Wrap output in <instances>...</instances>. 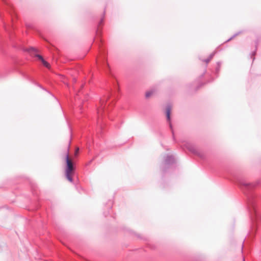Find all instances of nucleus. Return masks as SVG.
<instances>
[{
	"label": "nucleus",
	"instance_id": "nucleus-13",
	"mask_svg": "<svg viewBox=\"0 0 261 261\" xmlns=\"http://www.w3.org/2000/svg\"><path fill=\"white\" fill-rule=\"evenodd\" d=\"M215 54V52H214V53H212V54H211L210 55V56H209V57H208V58L209 59H210V60H211V59L213 58V57H214V56Z\"/></svg>",
	"mask_w": 261,
	"mask_h": 261
},
{
	"label": "nucleus",
	"instance_id": "nucleus-8",
	"mask_svg": "<svg viewBox=\"0 0 261 261\" xmlns=\"http://www.w3.org/2000/svg\"><path fill=\"white\" fill-rule=\"evenodd\" d=\"M154 89H151L150 90L147 91L145 93L146 98H149L151 95H152L154 93Z\"/></svg>",
	"mask_w": 261,
	"mask_h": 261
},
{
	"label": "nucleus",
	"instance_id": "nucleus-12",
	"mask_svg": "<svg viewBox=\"0 0 261 261\" xmlns=\"http://www.w3.org/2000/svg\"><path fill=\"white\" fill-rule=\"evenodd\" d=\"M217 65H218V66L216 68V70L217 72H218L219 71V69H220V62H218L217 63Z\"/></svg>",
	"mask_w": 261,
	"mask_h": 261
},
{
	"label": "nucleus",
	"instance_id": "nucleus-5",
	"mask_svg": "<svg viewBox=\"0 0 261 261\" xmlns=\"http://www.w3.org/2000/svg\"><path fill=\"white\" fill-rule=\"evenodd\" d=\"M171 111V106L170 105H168L166 107V117H167V121L169 123V127L171 130V132H172V133L173 135V137L174 138L173 130L172 124L171 123V118H170Z\"/></svg>",
	"mask_w": 261,
	"mask_h": 261
},
{
	"label": "nucleus",
	"instance_id": "nucleus-6",
	"mask_svg": "<svg viewBox=\"0 0 261 261\" xmlns=\"http://www.w3.org/2000/svg\"><path fill=\"white\" fill-rule=\"evenodd\" d=\"M109 96H108L107 97H104L100 99V107L97 109V113L98 115V118H99L100 116L102 115V113L103 111V109L105 107V102L108 99Z\"/></svg>",
	"mask_w": 261,
	"mask_h": 261
},
{
	"label": "nucleus",
	"instance_id": "nucleus-18",
	"mask_svg": "<svg viewBox=\"0 0 261 261\" xmlns=\"http://www.w3.org/2000/svg\"><path fill=\"white\" fill-rule=\"evenodd\" d=\"M79 148H77V150H76V152H78V151H79Z\"/></svg>",
	"mask_w": 261,
	"mask_h": 261
},
{
	"label": "nucleus",
	"instance_id": "nucleus-7",
	"mask_svg": "<svg viewBox=\"0 0 261 261\" xmlns=\"http://www.w3.org/2000/svg\"><path fill=\"white\" fill-rule=\"evenodd\" d=\"M166 165L172 164L174 162V159L172 155H168L164 161Z\"/></svg>",
	"mask_w": 261,
	"mask_h": 261
},
{
	"label": "nucleus",
	"instance_id": "nucleus-4",
	"mask_svg": "<svg viewBox=\"0 0 261 261\" xmlns=\"http://www.w3.org/2000/svg\"><path fill=\"white\" fill-rule=\"evenodd\" d=\"M237 182L244 191L246 190H251L255 186L254 184L248 183L244 179H238Z\"/></svg>",
	"mask_w": 261,
	"mask_h": 261
},
{
	"label": "nucleus",
	"instance_id": "nucleus-3",
	"mask_svg": "<svg viewBox=\"0 0 261 261\" xmlns=\"http://www.w3.org/2000/svg\"><path fill=\"white\" fill-rule=\"evenodd\" d=\"M181 147L184 149H187L191 152L193 154L197 155L202 158L203 157V154L199 151L196 147L192 143L188 142H184L181 144Z\"/></svg>",
	"mask_w": 261,
	"mask_h": 261
},
{
	"label": "nucleus",
	"instance_id": "nucleus-17",
	"mask_svg": "<svg viewBox=\"0 0 261 261\" xmlns=\"http://www.w3.org/2000/svg\"><path fill=\"white\" fill-rule=\"evenodd\" d=\"M102 21H103V19H102L101 20V21H100V23H99V25L100 24V23H102Z\"/></svg>",
	"mask_w": 261,
	"mask_h": 261
},
{
	"label": "nucleus",
	"instance_id": "nucleus-1",
	"mask_svg": "<svg viewBox=\"0 0 261 261\" xmlns=\"http://www.w3.org/2000/svg\"><path fill=\"white\" fill-rule=\"evenodd\" d=\"M248 208L253 222L261 221V208L259 207L254 196L248 197Z\"/></svg>",
	"mask_w": 261,
	"mask_h": 261
},
{
	"label": "nucleus",
	"instance_id": "nucleus-11",
	"mask_svg": "<svg viewBox=\"0 0 261 261\" xmlns=\"http://www.w3.org/2000/svg\"><path fill=\"white\" fill-rule=\"evenodd\" d=\"M36 57H37L39 60H40L41 61V62L44 60V59L43 58V57L41 56V55H35Z\"/></svg>",
	"mask_w": 261,
	"mask_h": 261
},
{
	"label": "nucleus",
	"instance_id": "nucleus-9",
	"mask_svg": "<svg viewBox=\"0 0 261 261\" xmlns=\"http://www.w3.org/2000/svg\"><path fill=\"white\" fill-rule=\"evenodd\" d=\"M42 63L46 67L49 68V64L46 61L44 60L42 61Z\"/></svg>",
	"mask_w": 261,
	"mask_h": 261
},
{
	"label": "nucleus",
	"instance_id": "nucleus-2",
	"mask_svg": "<svg viewBox=\"0 0 261 261\" xmlns=\"http://www.w3.org/2000/svg\"><path fill=\"white\" fill-rule=\"evenodd\" d=\"M66 168L65 170V176L71 182H73L71 175L74 173V167L73 162L69 159L68 153L66 154Z\"/></svg>",
	"mask_w": 261,
	"mask_h": 261
},
{
	"label": "nucleus",
	"instance_id": "nucleus-16",
	"mask_svg": "<svg viewBox=\"0 0 261 261\" xmlns=\"http://www.w3.org/2000/svg\"><path fill=\"white\" fill-rule=\"evenodd\" d=\"M236 35H234L232 37H231V38H230V39H229L228 40V41L230 40H231L233 37H234V36H236Z\"/></svg>",
	"mask_w": 261,
	"mask_h": 261
},
{
	"label": "nucleus",
	"instance_id": "nucleus-15",
	"mask_svg": "<svg viewBox=\"0 0 261 261\" xmlns=\"http://www.w3.org/2000/svg\"><path fill=\"white\" fill-rule=\"evenodd\" d=\"M210 59H209L208 58L205 59L204 60V61L206 63H208L210 61Z\"/></svg>",
	"mask_w": 261,
	"mask_h": 261
},
{
	"label": "nucleus",
	"instance_id": "nucleus-14",
	"mask_svg": "<svg viewBox=\"0 0 261 261\" xmlns=\"http://www.w3.org/2000/svg\"><path fill=\"white\" fill-rule=\"evenodd\" d=\"M215 54V52H214V53H212V54H211L210 55V56H209V57H208V58L209 59H210V60H211V59L213 58V57H214V56Z\"/></svg>",
	"mask_w": 261,
	"mask_h": 261
},
{
	"label": "nucleus",
	"instance_id": "nucleus-10",
	"mask_svg": "<svg viewBox=\"0 0 261 261\" xmlns=\"http://www.w3.org/2000/svg\"><path fill=\"white\" fill-rule=\"evenodd\" d=\"M27 50L28 51H29V52H31V51H33V52H35V53L37 52V49L36 48H34V47H32L29 48Z\"/></svg>",
	"mask_w": 261,
	"mask_h": 261
}]
</instances>
